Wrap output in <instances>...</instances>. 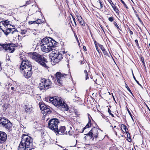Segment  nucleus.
I'll use <instances>...</instances> for the list:
<instances>
[{
	"label": "nucleus",
	"mask_w": 150,
	"mask_h": 150,
	"mask_svg": "<svg viewBox=\"0 0 150 150\" xmlns=\"http://www.w3.org/2000/svg\"><path fill=\"white\" fill-rule=\"evenodd\" d=\"M58 44L52 38L48 37L44 38L40 43L41 48L42 51L45 52H48L53 50H54L55 47Z\"/></svg>",
	"instance_id": "1"
},
{
	"label": "nucleus",
	"mask_w": 150,
	"mask_h": 150,
	"mask_svg": "<svg viewBox=\"0 0 150 150\" xmlns=\"http://www.w3.org/2000/svg\"><path fill=\"white\" fill-rule=\"evenodd\" d=\"M11 22L8 20H5L0 22V29L6 35H8L12 31L13 34L15 32H18L14 28L15 26L11 24Z\"/></svg>",
	"instance_id": "2"
},
{
	"label": "nucleus",
	"mask_w": 150,
	"mask_h": 150,
	"mask_svg": "<svg viewBox=\"0 0 150 150\" xmlns=\"http://www.w3.org/2000/svg\"><path fill=\"white\" fill-rule=\"evenodd\" d=\"M49 101L54 105L62 111H68L69 109L68 105L64 103L63 99L60 97H54L50 98Z\"/></svg>",
	"instance_id": "3"
},
{
	"label": "nucleus",
	"mask_w": 150,
	"mask_h": 150,
	"mask_svg": "<svg viewBox=\"0 0 150 150\" xmlns=\"http://www.w3.org/2000/svg\"><path fill=\"white\" fill-rule=\"evenodd\" d=\"M31 58L33 59L38 62L43 67L47 68V66L46 63L47 62V59L43 56L40 55L37 53L34 52L33 53Z\"/></svg>",
	"instance_id": "4"
},
{
	"label": "nucleus",
	"mask_w": 150,
	"mask_h": 150,
	"mask_svg": "<svg viewBox=\"0 0 150 150\" xmlns=\"http://www.w3.org/2000/svg\"><path fill=\"white\" fill-rule=\"evenodd\" d=\"M33 142V139L31 137L28 135L24 134L22 136L20 144L32 147Z\"/></svg>",
	"instance_id": "5"
},
{
	"label": "nucleus",
	"mask_w": 150,
	"mask_h": 150,
	"mask_svg": "<svg viewBox=\"0 0 150 150\" xmlns=\"http://www.w3.org/2000/svg\"><path fill=\"white\" fill-rule=\"evenodd\" d=\"M39 105L42 113L44 115L50 114L51 112L50 107L45 105L43 103L40 102L39 103Z\"/></svg>",
	"instance_id": "6"
},
{
	"label": "nucleus",
	"mask_w": 150,
	"mask_h": 150,
	"mask_svg": "<svg viewBox=\"0 0 150 150\" xmlns=\"http://www.w3.org/2000/svg\"><path fill=\"white\" fill-rule=\"evenodd\" d=\"M59 123L58 120L54 118L50 120L48 122V127L50 129L55 132L57 128L58 124Z\"/></svg>",
	"instance_id": "7"
},
{
	"label": "nucleus",
	"mask_w": 150,
	"mask_h": 150,
	"mask_svg": "<svg viewBox=\"0 0 150 150\" xmlns=\"http://www.w3.org/2000/svg\"><path fill=\"white\" fill-rule=\"evenodd\" d=\"M54 54V56H52L51 59L52 62L54 63H58L62 59V53L56 51L52 52V54Z\"/></svg>",
	"instance_id": "8"
},
{
	"label": "nucleus",
	"mask_w": 150,
	"mask_h": 150,
	"mask_svg": "<svg viewBox=\"0 0 150 150\" xmlns=\"http://www.w3.org/2000/svg\"><path fill=\"white\" fill-rule=\"evenodd\" d=\"M29 68L32 69V65L30 62L27 59L22 60L20 68V70L23 71L25 69H28Z\"/></svg>",
	"instance_id": "9"
},
{
	"label": "nucleus",
	"mask_w": 150,
	"mask_h": 150,
	"mask_svg": "<svg viewBox=\"0 0 150 150\" xmlns=\"http://www.w3.org/2000/svg\"><path fill=\"white\" fill-rule=\"evenodd\" d=\"M1 46L3 49L10 53L13 52L15 50L14 47L16 46V45L13 43L10 44H5L1 45Z\"/></svg>",
	"instance_id": "10"
},
{
	"label": "nucleus",
	"mask_w": 150,
	"mask_h": 150,
	"mask_svg": "<svg viewBox=\"0 0 150 150\" xmlns=\"http://www.w3.org/2000/svg\"><path fill=\"white\" fill-rule=\"evenodd\" d=\"M100 130L94 127L92 128L89 132L86 135L90 136L91 138L94 139V138H97Z\"/></svg>",
	"instance_id": "11"
},
{
	"label": "nucleus",
	"mask_w": 150,
	"mask_h": 150,
	"mask_svg": "<svg viewBox=\"0 0 150 150\" xmlns=\"http://www.w3.org/2000/svg\"><path fill=\"white\" fill-rule=\"evenodd\" d=\"M67 75L66 74H62L59 72H57L55 74V76L56 77L57 81L60 86L62 84V79L66 77Z\"/></svg>",
	"instance_id": "12"
},
{
	"label": "nucleus",
	"mask_w": 150,
	"mask_h": 150,
	"mask_svg": "<svg viewBox=\"0 0 150 150\" xmlns=\"http://www.w3.org/2000/svg\"><path fill=\"white\" fill-rule=\"evenodd\" d=\"M57 129V130L54 132L56 133L57 135V134H66L67 133H68L69 132H67V131H66V129L65 126H61L59 127H58Z\"/></svg>",
	"instance_id": "13"
},
{
	"label": "nucleus",
	"mask_w": 150,
	"mask_h": 150,
	"mask_svg": "<svg viewBox=\"0 0 150 150\" xmlns=\"http://www.w3.org/2000/svg\"><path fill=\"white\" fill-rule=\"evenodd\" d=\"M32 69L30 68L28 69H25L22 71L21 72H23V74L25 78L28 79L31 77L32 75Z\"/></svg>",
	"instance_id": "14"
},
{
	"label": "nucleus",
	"mask_w": 150,
	"mask_h": 150,
	"mask_svg": "<svg viewBox=\"0 0 150 150\" xmlns=\"http://www.w3.org/2000/svg\"><path fill=\"white\" fill-rule=\"evenodd\" d=\"M41 81L42 82H43L45 86L46 89H47L51 88L52 83L49 79L41 78Z\"/></svg>",
	"instance_id": "15"
},
{
	"label": "nucleus",
	"mask_w": 150,
	"mask_h": 150,
	"mask_svg": "<svg viewBox=\"0 0 150 150\" xmlns=\"http://www.w3.org/2000/svg\"><path fill=\"white\" fill-rule=\"evenodd\" d=\"M7 135L4 132L0 131V144L4 142L7 139Z\"/></svg>",
	"instance_id": "16"
},
{
	"label": "nucleus",
	"mask_w": 150,
	"mask_h": 150,
	"mask_svg": "<svg viewBox=\"0 0 150 150\" xmlns=\"http://www.w3.org/2000/svg\"><path fill=\"white\" fill-rule=\"evenodd\" d=\"M34 148L28 147L25 144H20L19 146L18 150H33Z\"/></svg>",
	"instance_id": "17"
},
{
	"label": "nucleus",
	"mask_w": 150,
	"mask_h": 150,
	"mask_svg": "<svg viewBox=\"0 0 150 150\" xmlns=\"http://www.w3.org/2000/svg\"><path fill=\"white\" fill-rule=\"evenodd\" d=\"M34 148L28 147L25 144H20L19 146L18 150H33Z\"/></svg>",
	"instance_id": "18"
},
{
	"label": "nucleus",
	"mask_w": 150,
	"mask_h": 150,
	"mask_svg": "<svg viewBox=\"0 0 150 150\" xmlns=\"http://www.w3.org/2000/svg\"><path fill=\"white\" fill-rule=\"evenodd\" d=\"M9 121L8 119L5 118H0V124L2 126H4Z\"/></svg>",
	"instance_id": "19"
},
{
	"label": "nucleus",
	"mask_w": 150,
	"mask_h": 150,
	"mask_svg": "<svg viewBox=\"0 0 150 150\" xmlns=\"http://www.w3.org/2000/svg\"><path fill=\"white\" fill-rule=\"evenodd\" d=\"M6 129L9 131L11 130L12 127V125L11 122L9 121L8 123H7L4 126H3Z\"/></svg>",
	"instance_id": "20"
},
{
	"label": "nucleus",
	"mask_w": 150,
	"mask_h": 150,
	"mask_svg": "<svg viewBox=\"0 0 150 150\" xmlns=\"http://www.w3.org/2000/svg\"><path fill=\"white\" fill-rule=\"evenodd\" d=\"M78 21L79 23L81 26H85L84 22L83 20L82 19L81 16H77Z\"/></svg>",
	"instance_id": "21"
},
{
	"label": "nucleus",
	"mask_w": 150,
	"mask_h": 150,
	"mask_svg": "<svg viewBox=\"0 0 150 150\" xmlns=\"http://www.w3.org/2000/svg\"><path fill=\"white\" fill-rule=\"evenodd\" d=\"M96 5L97 7L99 9H101L103 6V3L102 2L100 1L99 0H98V1H97L96 2Z\"/></svg>",
	"instance_id": "22"
},
{
	"label": "nucleus",
	"mask_w": 150,
	"mask_h": 150,
	"mask_svg": "<svg viewBox=\"0 0 150 150\" xmlns=\"http://www.w3.org/2000/svg\"><path fill=\"white\" fill-rule=\"evenodd\" d=\"M45 87V86L43 82H42L41 81L40 83L39 84V86L40 89V90H45V89H46V87Z\"/></svg>",
	"instance_id": "23"
},
{
	"label": "nucleus",
	"mask_w": 150,
	"mask_h": 150,
	"mask_svg": "<svg viewBox=\"0 0 150 150\" xmlns=\"http://www.w3.org/2000/svg\"><path fill=\"white\" fill-rule=\"evenodd\" d=\"M91 126V121L90 120V119L89 118V121L88 124H87V125L86 126L84 127L83 129V130L82 132H83L84 130L86 128H89Z\"/></svg>",
	"instance_id": "24"
},
{
	"label": "nucleus",
	"mask_w": 150,
	"mask_h": 150,
	"mask_svg": "<svg viewBox=\"0 0 150 150\" xmlns=\"http://www.w3.org/2000/svg\"><path fill=\"white\" fill-rule=\"evenodd\" d=\"M121 127L122 130L123 132H126L127 131H128L126 125H125L122 124L121 125Z\"/></svg>",
	"instance_id": "25"
},
{
	"label": "nucleus",
	"mask_w": 150,
	"mask_h": 150,
	"mask_svg": "<svg viewBox=\"0 0 150 150\" xmlns=\"http://www.w3.org/2000/svg\"><path fill=\"white\" fill-rule=\"evenodd\" d=\"M112 6L113 8V10L114 11H115L117 15H119V10L118 9V8L115 6L114 4H112Z\"/></svg>",
	"instance_id": "26"
},
{
	"label": "nucleus",
	"mask_w": 150,
	"mask_h": 150,
	"mask_svg": "<svg viewBox=\"0 0 150 150\" xmlns=\"http://www.w3.org/2000/svg\"><path fill=\"white\" fill-rule=\"evenodd\" d=\"M25 110L27 112H30L31 110L30 107L28 106L27 105H25Z\"/></svg>",
	"instance_id": "27"
},
{
	"label": "nucleus",
	"mask_w": 150,
	"mask_h": 150,
	"mask_svg": "<svg viewBox=\"0 0 150 150\" xmlns=\"http://www.w3.org/2000/svg\"><path fill=\"white\" fill-rule=\"evenodd\" d=\"M9 105L8 103L4 104L2 106L3 110L4 111H5L8 107Z\"/></svg>",
	"instance_id": "28"
},
{
	"label": "nucleus",
	"mask_w": 150,
	"mask_h": 150,
	"mask_svg": "<svg viewBox=\"0 0 150 150\" xmlns=\"http://www.w3.org/2000/svg\"><path fill=\"white\" fill-rule=\"evenodd\" d=\"M6 62H8V63L11 62L10 57L8 55H6Z\"/></svg>",
	"instance_id": "29"
},
{
	"label": "nucleus",
	"mask_w": 150,
	"mask_h": 150,
	"mask_svg": "<svg viewBox=\"0 0 150 150\" xmlns=\"http://www.w3.org/2000/svg\"><path fill=\"white\" fill-rule=\"evenodd\" d=\"M84 73L85 74L86 76V80L88 79V72L86 70H85L84 71Z\"/></svg>",
	"instance_id": "30"
},
{
	"label": "nucleus",
	"mask_w": 150,
	"mask_h": 150,
	"mask_svg": "<svg viewBox=\"0 0 150 150\" xmlns=\"http://www.w3.org/2000/svg\"><path fill=\"white\" fill-rule=\"evenodd\" d=\"M132 75H133V78L134 79V80H135V81L140 86L142 87V86L139 83V81H138L137 80H136V79L135 76H134L132 71Z\"/></svg>",
	"instance_id": "31"
},
{
	"label": "nucleus",
	"mask_w": 150,
	"mask_h": 150,
	"mask_svg": "<svg viewBox=\"0 0 150 150\" xmlns=\"http://www.w3.org/2000/svg\"><path fill=\"white\" fill-rule=\"evenodd\" d=\"M35 22L36 24H40L42 23V21L40 19H38L37 21H35Z\"/></svg>",
	"instance_id": "32"
},
{
	"label": "nucleus",
	"mask_w": 150,
	"mask_h": 150,
	"mask_svg": "<svg viewBox=\"0 0 150 150\" xmlns=\"http://www.w3.org/2000/svg\"><path fill=\"white\" fill-rule=\"evenodd\" d=\"M121 2L123 4L124 6L126 8H128V7L127 6V5L125 4V2L122 1V0H120Z\"/></svg>",
	"instance_id": "33"
},
{
	"label": "nucleus",
	"mask_w": 150,
	"mask_h": 150,
	"mask_svg": "<svg viewBox=\"0 0 150 150\" xmlns=\"http://www.w3.org/2000/svg\"><path fill=\"white\" fill-rule=\"evenodd\" d=\"M135 42L137 46V47L139 49L140 48V47L139 46L138 40H135Z\"/></svg>",
	"instance_id": "34"
},
{
	"label": "nucleus",
	"mask_w": 150,
	"mask_h": 150,
	"mask_svg": "<svg viewBox=\"0 0 150 150\" xmlns=\"http://www.w3.org/2000/svg\"><path fill=\"white\" fill-rule=\"evenodd\" d=\"M102 51L103 52V53L104 54V55H106V56H107L108 55V52L107 51H106L105 50H103Z\"/></svg>",
	"instance_id": "35"
},
{
	"label": "nucleus",
	"mask_w": 150,
	"mask_h": 150,
	"mask_svg": "<svg viewBox=\"0 0 150 150\" xmlns=\"http://www.w3.org/2000/svg\"><path fill=\"white\" fill-rule=\"evenodd\" d=\"M99 46L101 49L102 51H103V50H105L104 47H103V46L102 45L100 44H99Z\"/></svg>",
	"instance_id": "36"
},
{
	"label": "nucleus",
	"mask_w": 150,
	"mask_h": 150,
	"mask_svg": "<svg viewBox=\"0 0 150 150\" xmlns=\"http://www.w3.org/2000/svg\"><path fill=\"white\" fill-rule=\"evenodd\" d=\"M114 24L116 26L117 29H120V28L118 26V25L117 23L116 22L114 21L113 22Z\"/></svg>",
	"instance_id": "37"
},
{
	"label": "nucleus",
	"mask_w": 150,
	"mask_h": 150,
	"mask_svg": "<svg viewBox=\"0 0 150 150\" xmlns=\"http://www.w3.org/2000/svg\"><path fill=\"white\" fill-rule=\"evenodd\" d=\"M27 32V31L25 30H21V33L22 34H25Z\"/></svg>",
	"instance_id": "38"
},
{
	"label": "nucleus",
	"mask_w": 150,
	"mask_h": 150,
	"mask_svg": "<svg viewBox=\"0 0 150 150\" xmlns=\"http://www.w3.org/2000/svg\"><path fill=\"white\" fill-rule=\"evenodd\" d=\"M114 20L113 18L112 17H109L108 18V20L111 22H112Z\"/></svg>",
	"instance_id": "39"
},
{
	"label": "nucleus",
	"mask_w": 150,
	"mask_h": 150,
	"mask_svg": "<svg viewBox=\"0 0 150 150\" xmlns=\"http://www.w3.org/2000/svg\"><path fill=\"white\" fill-rule=\"evenodd\" d=\"M95 47H96V50L99 53H100V52H99V50L98 48L97 45L96 44H95Z\"/></svg>",
	"instance_id": "40"
},
{
	"label": "nucleus",
	"mask_w": 150,
	"mask_h": 150,
	"mask_svg": "<svg viewBox=\"0 0 150 150\" xmlns=\"http://www.w3.org/2000/svg\"><path fill=\"white\" fill-rule=\"evenodd\" d=\"M126 133L127 134V137L128 138L130 137V134L128 131H127Z\"/></svg>",
	"instance_id": "41"
},
{
	"label": "nucleus",
	"mask_w": 150,
	"mask_h": 150,
	"mask_svg": "<svg viewBox=\"0 0 150 150\" xmlns=\"http://www.w3.org/2000/svg\"><path fill=\"white\" fill-rule=\"evenodd\" d=\"M72 18H73V20L74 21V22L75 24V25L76 26V21H75V19L73 16H72Z\"/></svg>",
	"instance_id": "42"
},
{
	"label": "nucleus",
	"mask_w": 150,
	"mask_h": 150,
	"mask_svg": "<svg viewBox=\"0 0 150 150\" xmlns=\"http://www.w3.org/2000/svg\"><path fill=\"white\" fill-rule=\"evenodd\" d=\"M35 22V21H29V23L30 24H35L36 23Z\"/></svg>",
	"instance_id": "43"
},
{
	"label": "nucleus",
	"mask_w": 150,
	"mask_h": 150,
	"mask_svg": "<svg viewBox=\"0 0 150 150\" xmlns=\"http://www.w3.org/2000/svg\"><path fill=\"white\" fill-rule=\"evenodd\" d=\"M141 60H142V62L143 64H144V58L143 57H141Z\"/></svg>",
	"instance_id": "44"
},
{
	"label": "nucleus",
	"mask_w": 150,
	"mask_h": 150,
	"mask_svg": "<svg viewBox=\"0 0 150 150\" xmlns=\"http://www.w3.org/2000/svg\"><path fill=\"white\" fill-rule=\"evenodd\" d=\"M138 19L139 21V22L141 23H142V24H143V23L142 21H141V19L139 17H138Z\"/></svg>",
	"instance_id": "45"
},
{
	"label": "nucleus",
	"mask_w": 150,
	"mask_h": 150,
	"mask_svg": "<svg viewBox=\"0 0 150 150\" xmlns=\"http://www.w3.org/2000/svg\"><path fill=\"white\" fill-rule=\"evenodd\" d=\"M108 1L111 6H112V4H113L111 0H109Z\"/></svg>",
	"instance_id": "46"
},
{
	"label": "nucleus",
	"mask_w": 150,
	"mask_h": 150,
	"mask_svg": "<svg viewBox=\"0 0 150 150\" xmlns=\"http://www.w3.org/2000/svg\"><path fill=\"white\" fill-rule=\"evenodd\" d=\"M127 111H128V112L129 113V114L130 115H131H131H132L131 113L129 111V109L127 108Z\"/></svg>",
	"instance_id": "47"
},
{
	"label": "nucleus",
	"mask_w": 150,
	"mask_h": 150,
	"mask_svg": "<svg viewBox=\"0 0 150 150\" xmlns=\"http://www.w3.org/2000/svg\"><path fill=\"white\" fill-rule=\"evenodd\" d=\"M108 112L110 114V113H111V110L109 108H108Z\"/></svg>",
	"instance_id": "48"
},
{
	"label": "nucleus",
	"mask_w": 150,
	"mask_h": 150,
	"mask_svg": "<svg viewBox=\"0 0 150 150\" xmlns=\"http://www.w3.org/2000/svg\"><path fill=\"white\" fill-rule=\"evenodd\" d=\"M30 3V1H27L26 2V5H28Z\"/></svg>",
	"instance_id": "49"
},
{
	"label": "nucleus",
	"mask_w": 150,
	"mask_h": 150,
	"mask_svg": "<svg viewBox=\"0 0 150 150\" xmlns=\"http://www.w3.org/2000/svg\"><path fill=\"white\" fill-rule=\"evenodd\" d=\"M129 139V140H128V141L129 142H131V141H132V140H131V139L130 137H128Z\"/></svg>",
	"instance_id": "50"
},
{
	"label": "nucleus",
	"mask_w": 150,
	"mask_h": 150,
	"mask_svg": "<svg viewBox=\"0 0 150 150\" xmlns=\"http://www.w3.org/2000/svg\"><path fill=\"white\" fill-rule=\"evenodd\" d=\"M60 53H62L63 54H64L65 53V52L64 51H60Z\"/></svg>",
	"instance_id": "51"
},
{
	"label": "nucleus",
	"mask_w": 150,
	"mask_h": 150,
	"mask_svg": "<svg viewBox=\"0 0 150 150\" xmlns=\"http://www.w3.org/2000/svg\"><path fill=\"white\" fill-rule=\"evenodd\" d=\"M83 49L85 51H86V47L85 46H83Z\"/></svg>",
	"instance_id": "52"
},
{
	"label": "nucleus",
	"mask_w": 150,
	"mask_h": 150,
	"mask_svg": "<svg viewBox=\"0 0 150 150\" xmlns=\"http://www.w3.org/2000/svg\"><path fill=\"white\" fill-rule=\"evenodd\" d=\"M129 33L131 35H132L133 34V32L130 30H129Z\"/></svg>",
	"instance_id": "53"
},
{
	"label": "nucleus",
	"mask_w": 150,
	"mask_h": 150,
	"mask_svg": "<svg viewBox=\"0 0 150 150\" xmlns=\"http://www.w3.org/2000/svg\"><path fill=\"white\" fill-rule=\"evenodd\" d=\"M126 88H127V90H128V91H130V89H129V88L128 86H126Z\"/></svg>",
	"instance_id": "54"
},
{
	"label": "nucleus",
	"mask_w": 150,
	"mask_h": 150,
	"mask_svg": "<svg viewBox=\"0 0 150 150\" xmlns=\"http://www.w3.org/2000/svg\"><path fill=\"white\" fill-rule=\"evenodd\" d=\"M2 32L3 31L2 30L1 31V30H0V37H1L2 35Z\"/></svg>",
	"instance_id": "55"
},
{
	"label": "nucleus",
	"mask_w": 150,
	"mask_h": 150,
	"mask_svg": "<svg viewBox=\"0 0 150 150\" xmlns=\"http://www.w3.org/2000/svg\"><path fill=\"white\" fill-rule=\"evenodd\" d=\"M11 89L12 90H13V91H14V88L13 87V86L11 87Z\"/></svg>",
	"instance_id": "56"
},
{
	"label": "nucleus",
	"mask_w": 150,
	"mask_h": 150,
	"mask_svg": "<svg viewBox=\"0 0 150 150\" xmlns=\"http://www.w3.org/2000/svg\"><path fill=\"white\" fill-rule=\"evenodd\" d=\"M110 115H111L112 117H114V115L113 114H112V113H110Z\"/></svg>",
	"instance_id": "57"
},
{
	"label": "nucleus",
	"mask_w": 150,
	"mask_h": 150,
	"mask_svg": "<svg viewBox=\"0 0 150 150\" xmlns=\"http://www.w3.org/2000/svg\"><path fill=\"white\" fill-rule=\"evenodd\" d=\"M75 38H76V40L77 41H78V40H78V38H77V36H76Z\"/></svg>",
	"instance_id": "58"
},
{
	"label": "nucleus",
	"mask_w": 150,
	"mask_h": 150,
	"mask_svg": "<svg viewBox=\"0 0 150 150\" xmlns=\"http://www.w3.org/2000/svg\"><path fill=\"white\" fill-rule=\"evenodd\" d=\"M73 32L74 33V36L76 37V33H74V31H73Z\"/></svg>",
	"instance_id": "59"
},
{
	"label": "nucleus",
	"mask_w": 150,
	"mask_h": 150,
	"mask_svg": "<svg viewBox=\"0 0 150 150\" xmlns=\"http://www.w3.org/2000/svg\"><path fill=\"white\" fill-rule=\"evenodd\" d=\"M112 96L113 98V99H114V100H115V98H114V96H113V94H112Z\"/></svg>",
	"instance_id": "60"
},
{
	"label": "nucleus",
	"mask_w": 150,
	"mask_h": 150,
	"mask_svg": "<svg viewBox=\"0 0 150 150\" xmlns=\"http://www.w3.org/2000/svg\"><path fill=\"white\" fill-rule=\"evenodd\" d=\"M2 69L1 67V64L0 63V70Z\"/></svg>",
	"instance_id": "61"
},
{
	"label": "nucleus",
	"mask_w": 150,
	"mask_h": 150,
	"mask_svg": "<svg viewBox=\"0 0 150 150\" xmlns=\"http://www.w3.org/2000/svg\"><path fill=\"white\" fill-rule=\"evenodd\" d=\"M136 15L137 17L138 18V17H139L138 14H137Z\"/></svg>",
	"instance_id": "62"
},
{
	"label": "nucleus",
	"mask_w": 150,
	"mask_h": 150,
	"mask_svg": "<svg viewBox=\"0 0 150 150\" xmlns=\"http://www.w3.org/2000/svg\"><path fill=\"white\" fill-rule=\"evenodd\" d=\"M150 46V43L149 44V45H148V47H149Z\"/></svg>",
	"instance_id": "63"
},
{
	"label": "nucleus",
	"mask_w": 150,
	"mask_h": 150,
	"mask_svg": "<svg viewBox=\"0 0 150 150\" xmlns=\"http://www.w3.org/2000/svg\"><path fill=\"white\" fill-rule=\"evenodd\" d=\"M77 42H78V44L79 45L80 44V43H79V41L78 40V41H77Z\"/></svg>",
	"instance_id": "64"
}]
</instances>
